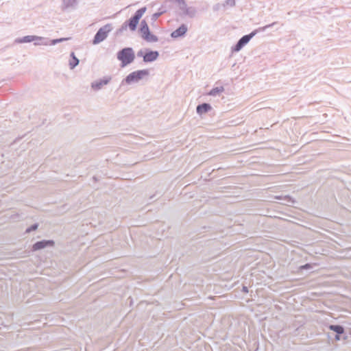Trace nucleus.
<instances>
[{
  "mask_svg": "<svg viewBox=\"0 0 351 351\" xmlns=\"http://www.w3.org/2000/svg\"><path fill=\"white\" fill-rule=\"evenodd\" d=\"M147 10V8L143 6L137 10L134 14L128 20H126L119 29L116 31V36H119L129 29L131 32H135L137 29L140 19Z\"/></svg>",
  "mask_w": 351,
  "mask_h": 351,
  "instance_id": "obj_1",
  "label": "nucleus"
},
{
  "mask_svg": "<svg viewBox=\"0 0 351 351\" xmlns=\"http://www.w3.org/2000/svg\"><path fill=\"white\" fill-rule=\"evenodd\" d=\"M276 23L277 22H274L263 27H260L253 30L250 34L243 36L241 38H239L235 45L231 47L232 53H237L240 51L258 33L263 32L266 29L274 27Z\"/></svg>",
  "mask_w": 351,
  "mask_h": 351,
  "instance_id": "obj_2",
  "label": "nucleus"
},
{
  "mask_svg": "<svg viewBox=\"0 0 351 351\" xmlns=\"http://www.w3.org/2000/svg\"><path fill=\"white\" fill-rule=\"evenodd\" d=\"M117 58L121 62V66L125 67L132 63L135 59V53L132 47H124L117 53Z\"/></svg>",
  "mask_w": 351,
  "mask_h": 351,
  "instance_id": "obj_3",
  "label": "nucleus"
},
{
  "mask_svg": "<svg viewBox=\"0 0 351 351\" xmlns=\"http://www.w3.org/2000/svg\"><path fill=\"white\" fill-rule=\"evenodd\" d=\"M149 70L145 69L136 70L129 73L121 82V84L137 83L144 77L149 76Z\"/></svg>",
  "mask_w": 351,
  "mask_h": 351,
  "instance_id": "obj_4",
  "label": "nucleus"
},
{
  "mask_svg": "<svg viewBox=\"0 0 351 351\" xmlns=\"http://www.w3.org/2000/svg\"><path fill=\"white\" fill-rule=\"evenodd\" d=\"M138 32L141 38L149 43H156L158 40L157 36L151 32L149 25L145 20H142L140 23Z\"/></svg>",
  "mask_w": 351,
  "mask_h": 351,
  "instance_id": "obj_5",
  "label": "nucleus"
},
{
  "mask_svg": "<svg viewBox=\"0 0 351 351\" xmlns=\"http://www.w3.org/2000/svg\"><path fill=\"white\" fill-rule=\"evenodd\" d=\"M112 25L111 23H108L101 27L95 34L92 40V43L93 45H98L103 42L106 39L108 34L112 30Z\"/></svg>",
  "mask_w": 351,
  "mask_h": 351,
  "instance_id": "obj_6",
  "label": "nucleus"
},
{
  "mask_svg": "<svg viewBox=\"0 0 351 351\" xmlns=\"http://www.w3.org/2000/svg\"><path fill=\"white\" fill-rule=\"evenodd\" d=\"M23 136L18 137L9 145V152H16V154H22L26 152L29 146V143H21Z\"/></svg>",
  "mask_w": 351,
  "mask_h": 351,
  "instance_id": "obj_7",
  "label": "nucleus"
},
{
  "mask_svg": "<svg viewBox=\"0 0 351 351\" xmlns=\"http://www.w3.org/2000/svg\"><path fill=\"white\" fill-rule=\"evenodd\" d=\"M173 1L174 0H165L160 8H158L157 12L152 15L151 21L155 22L161 15L170 10L172 8Z\"/></svg>",
  "mask_w": 351,
  "mask_h": 351,
  "instance_id": "obj_8",
  "label": "nucleus"
},
{
  "mask_svg": "<svg viewBox=\"0 0 351 351\" xmlns=\"http://www.w3.org/2000/svg\"><path fill=\"white\" fill-rule=\"evenodd\" d=\"M111 79V76H105L103 78L93 82L90 86L92 89L95 91L99 90L103 86L107 85L110 82Z\"/></svg>",
  "mask_w": 351,
  "mask_h": 351,
  "instance_id": "obj_9",
  "label": "nucleus"
},
{
  "mask_svg": "<svg viewBox=\"0 0 351 351\" xmlns=\"http://www.w3.org/2000/svg\"><path fill=\"white\" fill-rule=\"evenodd\" d=\"M54 245V241L52 240H43L36 242L33 246L32 250L34 251L40 250L46 247H53Z\"/></svg>",
  "mask_w": 351,
  "mask_h": 351,
  "instance_id": "obj_10",
  "label": "nucleus"
},
{
  "mask_svg": "<svg viewBox=\"0 0 351 351\" xmlns=\"http://www.w3.org/2000/svg\"><path fill=\"white\" fill-rule=\"evenodd\" d=\"M159 57L158 51L152 50L146 48V53H145L144 62L149 63L156 61Z\"/></svg>",
  "mask_w": 351,
  "mask_h": 351,
  "instance_id": "obj_11",
  "label": "nucleus"
},
{
  "mask_svg": "<svg viewBox=\"0 0 351 351\" xmlns=\"http://www.w3.org/2000/svg\"><path fill=\"white\" fill-rule=\"evenodd\" d=\"M328 328L336 334L335 341H339L343 339L342 335L345 333V328L342 326L331 324Z\"/></svg>",
  "mask_w": 351,
  "mask_h": 351,
  "instance_id": "obj_12",
  "label": "nucleus"
},
{
  "mask_svg": "<svg viewBox=\"0 0 351 351\" xmlns=\"http://www.w3.org/2000/svg\"><path fill=\"white\" fill-rule=\"evenodd\" d=\"M188 30L187 25L186 24L180 25L176 29L173 31L171 34V37L173 38H182L185 36Z\"/></svg>",
  "mask_w": 351,
  "mask_h": 351,
  "instance_id": "obj_13",
  "label": "nucleus"
},
{
  "mask_svg": "<svg viewBox=\"0 0 351 351\" xmlns=\"http://www.w3.org/2000/svg\"><path fill=\"white\" fill-rule=\"evenodd\" d=\"M38 40H41L38 38V36L34 35H27L23 37L17 38L15 39V43H27L33 41H37Z\"/></svg>",
  "mask_w": 351,
  "mask_h": 351,
  "instance_id": "obj_14",
  "label": "nucleus"
},
{
  "mask_svg": "<svg viewBox=\"0 0 351 351\" xmlns=\"http://www.w3.org/2000/svg\"><path fill=\"white\" fill-rule=\"evenodd\" d=\"M211 110H212L211 105L208 103H205V102L198 104L196 107V112L199 116L202 115L203 114L208 112Z\"/></svg>",
  "mask_w": 351,
  "mask_h": 351,
  "instance_id": "obj_15",
  "label": "nucleus"
},
{
  "mask_svg": "<svg viewBox=\"0 0 351 351\" xmlns=\"http://www.w3.org/2000/svg\"><path fill=\"white\" fill-rule=\"evenodd\" d=\"M62 10H66L76 5L77 0H62Z\"/></svg>",
  "mask_w": 351,
  "mask_h": 351,
  "instance_id": "obj_16",
  "label": "nucleus"
},
{
  "mask_svg": "<svg viewBox=\"0 0 351 351\" xmlns=\"http://www.w3.org/2000/svg\"><path fill=\"white\" fill-rule=\"evenodd\" d=\"M70 57H71V60L69 61V67H70L71 69H73L74 68H75L78 65V64L80 62V60L75 56L74 52H71V53Z\"/></svg>",
  "mask_w": 351,
  "mask_h": 351,
  "instance_id": "obj_17",
  "label": "nucleus"
},
{
  "mask_svg": "<svg viewBox=\"0 0 351 351\" xmlns=\"http://www.w3.org/2000/svg\"><path fill=\"white\" fill-rule=\"evenodd\" d=\"M224 91L223 86H216L213 88L208 93V95L210 96L215 97L219 95L220 93Z\"/></svg>",
  "mask_w": 351,
  "mask_h": 351,
  "instance_id": "obj_18",
  "label": "nucleus"
},
{
  "mask_svg": "<svg viewBox=\"0 0 351 351\" xmlns=\"http://www.w3.org/2000/svg\"><path fill=\"white\" fill-rule=\"evenodd\" d=\"M173 3H177L179 6V9L182 12V14H184V12H186V9H187L189 7L186 5L185 0H174Z\"/></svg>",
  "mask_w": 351,
  "mask_h": 351,
  "instance_id": "obj_19",
  "label": "nucleus"
},
{
  "mask_svg": "<svg viewBox=\"0 0 351 351\" xmlns=\"http://www.w3.org/2000/svg\"><path fill=\"white\" fill-rule=\"evenodd\" d=\"M197 14V9L195 7H189L186 9V12H184V16H188L190 18H193Z\"/></svg>",
  "mask_w": 351,
  "mask_h": 351,
  "instance_id": "obj_20",
  "label": "nucleus"
},
{
  "mask_svg": "<svg viewBox=\"0 0 351 351\" xmlns=\"http://www.w3.org/2000/svg\"><path fill=\"white\" fill-rule=\"evenodd\" d=\"M43 44H45V45H55L58 43H60L59 38L56 39H49L48 38V43H47L45 41L44 43H42Z\"/></svg>",
  "mask_w": 351,
  "mask_h": 351,
  "instance_id": "obj_21",
  "label": "nucleus"
},
{
  "mask_svg": "<svg viewBox=\"0 0 351 351\" xmlns=\"http://www.w3.org/2000/svg\"><path fill=\"white\" fill-rule=\"evenodd\" d=\"M42 40H38L37 41L34 42V45H45V44H43L41 43H44L45 41L47 43H48V38L41 37L38 36Z\"/></svg>",
  "mask_w": 351,
  "mask_h": 351,
  "instance_id": "obj_22",
  "label": "nucleus"
},
{
  "mask_svg": "<svg viewBox=\"0 0 351 351\" xmlns=\"http://www.w3.org/2000/svg\"><path fill=\"white\" fill-rule=\"evenodd\" d=\"M275 199H276L287 200L289 202H291V203H294L295 202V200L293 199H292L289 196H285L284 197H280V196H276V197H275Z\"/></svg>",
  "mask_w": 351,
  "mask_h": 351,
  "instance_id": "obj_23",
  "label": "nucleus"
},
{
  "mask_svg": "<svg viewBox=\"0 0 351 351\" xmlns=\"http://www.w3.org/2000/svg\"><path fill=\"white\" fill-rule=\"evenodd\" d=\"M236 1L235 0H226L223 6L228 5L230 7H233L235 5Z\"/></svg>",
  "mask_w": 351,
  "mask_h": 351,
  "instance_id": "obj_24",
  "label": "nucleus"
},
{
  "mask_svg": "<svg viewBox=\"0 0 351 351\" xmlns=\"http://www.w3.org/2000/svg\"><path fill=\"white\" fill-rule=\"evenodd\" d=\"M145 53H146V48L140 49L137 52L136 56H137V57H142L143 60L144 61Z\"/></svg>",
  "mask_w": 351,
  "mask_h": 351,
  "instance_id": "obj_25",
  "label": "nucleus"
},
{
  "mask_svg": "<svg viewBox=\"0 0 351 351\" xmlns=\"http://www.w3.org/2000/svg\"><path fill=\"white\" fill-rule=\"evenodd\" d=\"M70 39H71V38H69V37H68V38H59V42L62 43L63 41L69 40Z\"/></svg>",
  "mask_w": 351,
  "mask_h": 351,
  "instance_id": "obj_26",
  "label": "nucleus"
},
{
  "mask_svg": "<svg viewBox=\"0 0 351 351\" xmlns=\"http://www.w3.org/2000/svg\"><path fill=\"white\" fill-rule=\"evenodd\" d=\"M219 7V4H217V5H215L213 7V10H215V11H217V10H218Z\"/></svg>",
  "mask_w": 351,
  "mask_h": 351,
  "instance_id": "obj_27",
  "label": "nucleus"
},
{
  "mask_svg": "<svg viewBox=\"0 0 351 351\" xmlns=\"http://www.w3.org/2000/svg\"><path fill=\"white\" fill-rule=\"evenodd\" d=\"M238 154H247V152H239Z\"/></svg>",
  "mask_w": 351,
  "mask_h": 351,
  "instance_id": "obj_28",
  "label": "nucleus"
}]
</instances>
